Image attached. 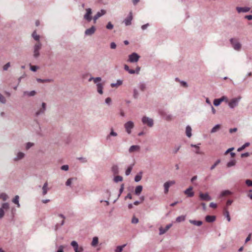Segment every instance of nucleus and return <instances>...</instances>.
Listing matches in <instances>:
<instances>
[{
    "label": "nucleus",
    "instance_id": "19",
    "mask_svg": "<svg viewBox=\"0 0 252 252\" xmlns=\"http://www.w3.org/2000/svg\"><path fill=\"white\" fill-rule=\"evenodd\" d=\"M132 19V12H130L128 16L125 19V22L126 26L130 25L131 23V20Z\"/></svg>",
    "mask_w": 252,
    "mask_h": 252
},
{
    "label": "nucleus",
    "instance_id": "12",
    "mask_svg": "<svg viewBox=\"0 0 252 252\" xmlns=\"http://www.w3.org/2000/svg\"><path fill=\"white\" fill-rule=\"evenodd\" d=\"M172 224H169L166 226L165 228H163L160 227L159 228V234L162 235L164 234L166 231H167L172 226Z\"/></svg>",
    "mask_w": 252,
    "mask_h": 252
},
{
    "label": "nucleus",
    "instance_id": "29",
    "mask_svg": "<svg viewBox=\"0 0 252 252\" xmlns=\"http://www.w3.org/2000/svg\"><path fill=\"white\" fill-rule=\"evenodd\" d=\"M98 243V239L97 237H94L93 239V241L92 242V246L93 247L96 246Z\"/></svg>",
    "mask_w": 252,
    "mask_h": 252
},
{
    "label": "nucleus",
    "instance_id": "47",
    "mask_svg": "<svg viewBox=\"0 0 252 252\" xmlns=\"http://www.w3.org/2000/svg\"><path fill=\"white\" fill-rule=\"evenodd\" d=\"M36 92L34 91H32L30 92H25V94H27L29 96H33L35 94Z\"/></svg>",
    "mask_w": 252,
    "mask_h": 252
},
{
    "label": "nucleus",
    "instance_id": "43",
    "mask_svg": "<svg viewBox=\"0 0 252 252\" xmlns=\"http://www.w3.org/2000/svg\"><path fill=\"white\" fill-rule=\"evenodd\" d=\"M221 102V100H220L219 98V99H215L214 100V104L215 106L219 105L220 104Z\"/></svg>",
    "mask_w": 252,
    "mask_h": 252
},
{
    "label": "nucleus",
    "instance_id": "25",
    "mask_svg": "<svg viewBox=\"0 0 252 252\" xmlns=\"http://www.w3.org/2000/svg\"><path fill=\"white\" fill-rule=\"evenodd\" d=\"M97 90L98 93L102 94H103V86L101 83H98L97 85Z\"/></svg>",
    "mask_w": 252,
    "mask_h": 252
},
{
    "label": "nucleus",
    "instance_id": "20",
    "mask_svg": "<svg viewBox=\"0 0 252 252\" xmlns=\"http://www.w3.org/2000/svg\"><path fill=\"white\" fill-rule=\"evenodd\" d=\"M216 220V217L215 216H209L208 215L205 217V220L208 222H212Z\"/></svg>",
    "mask_w": 252,
    "mask_h": 252
},
{
    "label": "nucleus",
    "instance_id": "15",
    "mask_svg": "<svg viewBox=\"0 0 252 252\" xmlns=\"http://www.w3.org/2000/svg\"><path fill=\"white\" fill-rule=\"evenodd\" d=\"M46 105L45 103H44V102L42 103V108H40L39 110H38L36 112V113H35L36 116H38L39 115L44 113V111H45V109H46Z\"/></svg>",
    "mask_w": 252,
    "mask_h": 252
},
{
    "label": "nucleus",
    "instance_id": "26",
    "mask_svg": "<svg viewBox=\"0 0 252 252\" xmlns=\"http://www.w3.org/2000/svg\"><path fill=\"white\" fill-rule=\"evenodd\" d=\"M37 81L39 83H48V82H53V80L52 79H39V78H37L36 79Z\"/></svg>",
    "mask_w": 252,
    "mask_h": 252
},
{
    "label": "nucleus",
    "instance_id": "35",
    "mask_svg": "<svg viewBox=\"0 0 252 252\" xmlns=\"http://www.w3.org/2000/svg\"><path fill=\"white\" fill-rule=\"evenodd\" d=\"M142 178V172H140V174H137L135 176L134 180L135 182H138L141 180Z\"/></svg>",
    "mask_w": 252,
    "mask_h": 252
},
{
    "label": "nucleus",
    "instance_id": "60",
    "mask_svg": "<svg viewBox=\"0 0 252 252\" xmlns=\"http://www.w3.org/2000/svg\"><path fill=\"white\" fill-rule=\"evenodd\" d=\"M64 247L63 246H60L57 252H63Z\"/></svg>",
    "mask_w": 252,
    "mask_h": 252
},
{
    "label": "nucleus",
    "instance_id": "64",
    "mask_svg": "<svg viewBox=\"0 0 252 252\" xmlns=\"http://www.w3.org/2000/svg\"><path fill=\"white\" fill-rule=\"evenodd\" d=\"M149 26V24H146L145 25H143L142 27H141V28L143 30H145V29H146L147 28V27Z\"/></svg>",
    "mask_w": 252,
    "mask_h": 252
},
{
    "label": "nucleus",
    "instance_id": "6",
    "mask_svg": "<svg viewBox=\"0 0 252 252\" xmlns=\"http://www.w3.org/2000/svg\"><path fill=\"white\" fill-rule=\"evenodd\" d=\"M139 58V56H138L136 53H133L129 56L128 61L131 63L137 62Z\"/></svg>",
    "mask_w": 252,
    "mask_h": 252
},
{
    "label": "nucleus",
    "instance_id": "63",
    "mask_svg": "<svg viewBox=\"0 0 252 252\" xmlns=\"http://www.w3.org/2000/svg\"><path fill=\"white\" fill-rule=\"evenodd\" d=\"M145 85L144 84H141L140 86V89L141 91H144L145 89Z\"/></svg>",
    "mask_w": 252,
    "mask_h": 252
},
{
    "label": "nucleus",
    "instance_id": "18",
    "mask_svg": "<svg viewBox=\"0 0 252 252\" xmlns=\"http://www.w3.org/2000/svg\"><path fill=\"white\" fill-rule=\"evenodd\" d=\"M236 10L238 13L247 12L250 10V8L248 7H237Z\"/></svg>",
    "mask_w": 252,
    "mask_h": 252
},
{
    "label": "nucleus",
    "instance_id": "53",
    "mask_svg": "<svg viewBox=\"0 0 252 252\" xmlns=\"http://www.w3.org/2000/svg\"><path fill=\"white\" fill-rule=\"evenodd\" d=\"M101 80L100 77H96L94 79V83H97L98 82H100Z\"/></svg>",
    "mask_w": 252,
    "mask_h": 252
},
{
    "label": "nucleus",
    "instance_id": "14",
    "mask_svg": "<svg viewBox=\"0 0 252 252\" xmlns=\"http://www.w3.org/2000/svg\"><path fill=\"white\" fill-rule=\"evenodd\" d=\"M192 189L193 188L190 187L184 191V193L189 197H192L194 195V192L192 191Z\"/></svg>",
    "mask_w": 252,
    "mask_h": 252
},
{
    "label": "nucleus",
    "instance_id": "34",
    "mask_svg": "<svg viewBox=\"0 0 252 252\" xmlns=\"http://www.w3.org/2000/svg\"><path fill=\"white\" fill-rule=\"evenodd\" d=\"M24 155H25L23 153H22V152L18 153L17 155V157L15 158V160H19V159L23 158L24 157Z\"/></svg>",
    "mask_w": 252,
    "mask_h": 252
},
{
    "label": "nucleus",
    "instance_id": "54",
    "mask_svg": "<svg viewBox=\"0 0 252 252\" xmlns=\"http://www.w3.org/2000/svg\"><path fill=\"white\" fill-rule=\"evenodd\" d=\"M132 223H137L138 222V219L136 218L133 217L131 220Z\"/></svg>",
    "mask_w": 252,
    "mask_h": 252
},
{
    "label": "nucleus",
    "instance_id": "4",
    "mask_svg": "<svg viewBox=\"0 0 252 252\" xmlns=\"http://www.w3.org/2000/svg\"><path fill=\"white\" fill-rule=\"evenodd\" d=\"M175 184V181L174 180L169 181L165 182L163 185V187H164V193L165 194H167L168 192L169 188H170V187L174 185Z\"/></svg>",
    "mask_w": 252,
    "mask_h": 252
},
{
    "label": "nucleus",
    "instance_id": "3",
    "mask_svg": "<svg viewBox=\"0 0 252 252\" xmlns=\"http://www.w3.org/2000/svg\"><path fill=\"white\" fill-rule=\"evenodd\" d=\"M124 127L128 134L131 133V130L134 127V123L132 121H128L124 125Z\"/></svg>",
    "mask_w": 252,
    "mask_h": 252
},
{
    "label": "nucleus",
    "instance_id": "16",
    "mask_svg": "<svg viewBox=\"0 0 252 252\" xmlns=\"http://www.w3.org/2000/svg\"><path fill=\"white\" fill-rule=\"evenodd\" d=\"M95 31V28L94 26H92L91 28L88 29L85 31V34L86 35H91L94 33Z\"/></svg>",
    "mask_w": 252,
    "mask_h": 252
},
{
    "label": "nucleus",
    "instance_id": "17",
    "mask_svg": "<svg viewBox=\"0 0 252 252\" xmlns=\"http://www.w3.org/2000/svg\"><path fill=\"white\" fill-rule=\"evenodd\" d=\"M140 147L138 145L131 146L129 149V153H133L134 152H138L140 151Z\"/></svg>",
    "mask_w": 252,
    "mask_h": 252
},
{
    "label": "nucleus",
    "instance_id": "50",
    "mask_svg": "<svg viewBox=\"0 0 252 252\" xmlns=\"http://www.w3.org/2000/svg\"><path fill=\"white\" fill-rule=\"evenodd\" d=\"M73 179V178H69L68 179L67 181L66 182V186H70L72 183V180Z\"/></svg>",
    "mask_w": 252,
    "mask_h": 252
},
{
    "label": "nucleus",
    "instance_id": "38",
    "mask_svg": "<svg viewBox=\"0 0 252 252\" xmlns=\"http://www.w3.org/2000/svg\"><path fill=\"white\" fill-rule=\"evenodd\" d=\"M236 163V161L235 160H232L229 162H228L227 164V167H230L232 166H234Z\"/></svg>",
    "mask_w": 252,
    "mask_h": 252
},
{
    "label": "nucleus",
    "instance_id": "45",
    "mask_svg": "<svg viewBox=\"0 0 252 252\" xmlns=\"http://www.w3.org/2000/svg\"><path fill=\"white\" fill-rule=\"evenodd\" d=\"M220 159L217 160L216 161V162L213 165H212V166L210 168V169L213 170L216 167V166L220 163Z\"/></svg>",
    "mask_w": 252,
    "mask_h": 252
},
{
    "label": "nucleus",
    "instance_id": "22",
    "mask_svg": "<svg viewBox=\"0 0 252 252\" xmlns=\"http://www.w3.org/2000/svg\"><path fill=\"white\" fill-rule=\"evenodd\" d=\"M48 190V183L46 182L44 183L43 187H42V194L43 195H45L47 194Z\"/></svg>",
    "mask_w": 252,
    "mask_h": 252
},
{
    "label": "nucleus",
    "instance_id": "59",
    "mask_svg": "<svg viewBox=\"0 0 252 252\" xmlns=\"http://www.w3.org/2000/svg\"><path fill=\"white\" fill-rule=\"evenodd\" d=\"M110 48L111 49H115L116 48V44L114 42L111 43Z\"/></svg>",
    "mask_w": 252,
    "mask_h": 252
},
{
    "label": "nucleus",
    "instance_id": "56",
    "mask_svg": "<svg viewBox=\"0 0 252 252\" xmlns=\"http://www.w3.org/2000/svg\"><path fill=\"white\" fill-rule=\"evenodd\" d=\"M61 169L63 170L67 171L68 169V166L67 165H64L61 167Z\"/></svg>",
    "mask_w": 252,
    "mask_h": 252
},
{
    "label": "nucleus",
    "instance_id": "55",
    "mask_svg": "<svg viewBox=\"0 0 252 252\" xmlns=\"http://www.w3.org/2000/svg\"><path fill=\"white\" fill-rule=\"evenodd\" d=\"M4 215V211L2 208H0V219L2 218Z\"/></svg>",
    "mask_w": 252,
    "mask_h": 252
},
{
    "label": "nucleus",
    "instance_id": "33",
    "mask_svg": "<svg viewBox=\"0 0 252 252\" xmlns=\"http://www.w3.org/2000/svg\"><path fill=\"white\" fill-rule=\"evenodd\" d=\"M220 128V125H217L211 129V133H214L219 130Z\"/></svg>",
    "mask_w": 252,
    "mask_h": 252
},
{
    "label": "nucleus",
    "instance_id": "27",
    "mask_svg": "<svg viewBox=\"0 0 252 252\" xmlns=\"http://www.w3.org/2000/svg\"><path fill=\"white\" fill-rule=\"evenodd\" d=\"M230 194H231V192L229 190H224L221 193V194L220 195V197H222L229 195Z\"/></svg>",
    "mask_w": 252,
    "mask_h": 252
},
{
    "label": "nucleus",
    "instance_id": "52",
    "mask_svg": "<svg viewBox=\"0 0 252 252\" xmlns=\"http://www.w3.org/2000/svg\"><path fill=\"white\" fill-rule=\"evenodd\" d=\"M31 69L33 71H36L37 68H38L37 66L35 65H31Z\"/></svg>",
    "mask_w": 252,
    "mask_h": 252
},
{
    "label": "nucleus",
    "instance_id": "57",
    "mask_svg": "<svg viewBox=\"0 0 252 252\" xmlns=\"http://www.w3.org/2000/svg\"><path fill=\"white\" fill-rule=\"evenodd\" d=\"M246 183L248 186L252 187V181L250 180H247L246 181Z\"/></svg>",
    "mask_w": 252,
    "mask_h": 252
},
{
    "label": "nucleus",
    "instance_id": "5",
    "mask_svg": "<svg viewBox=\"0 0 252 252\" xmlns=\"http://www.w3.org/2000/svg\"><path fill=\"white\" fill-rule=\"evenodd\" d=\"M142 121L144 124H146L150 127L153 126L154 125L153 119L146 116L142 118Z\"/></svg>",
    "mask_w": 252,
    "mask_h": 252
},
{
    "label": "nucleus",
    "instance_id": "46",
    "mask_svg": "<svg viewBox=\"0 0 252 252\" xmlns=\"http://www.w3.org/2000/svg\"><path fill=\"white\" fill-rule=\"evenodd\" d=\"M0 102L2 103H5L6 102L5 98L1 94H0Z\"/></svg>",
    "mask_w": 252,
    "mask_h": 252
},
{
    "label": "nucleus",
    "instance_id": "58",
    "mask_svg": "<svg viewBox=\"0 0 252 252\" xmlns=\"http://www.w3.org/2000/svg\"><path fill=\"white\" fill-rule=\"evenodd\" d=\"M210 207L213 208H216L217 207V205L213 202H211L210 204Z\"/></svg>",
    "mask_w": 252,
    "mask_h": 252
},
{
    "label": "nucleus",
    "instance_id": "41",
    "mask_svg": "<svg viewBox=\"0 0 252 252\" xmlns=\"http://www.w3.org/2000/svg\"><path fill=\"white\" fill-rule=\"evenodd\" d=\"M123 181V177L120 176H117L114 178V181L115 182H118Z\"/></svg>",
    "mask_w": 252,
    "mask_h": 252
},
{
    "label": "nucleus",
    "instance_id": "37",
    "mask_svg": "<svg viewBox=\"0 0 252 252\" xmlns=\"http://www.w3.org/2000/svg\"><path fill=\"white\" fill-rule=\"evenodd\" d=\"M8 196L5 193H2L0 194V198L2 199L3 201H5L8 198Z\"/></svg>",
    "mask_w": 252,
    "mask_h": 252
},
{
    "label": "nucleus",
    "instance_id": "8",
    "mask_svg": "<svg viewBox=\"0 0 252 252\" xmlns=\"http://www.w3.org/2000/svg\"><path fill=\"white\" fill-rule=\"evenodd\" d=\"M124 68L126 71H128V73H129L130 74H134L135 73H138L139 71L140 70V68L139 67H137L136 68V70H133V69H129L128 66L126 64L125 65Z\"/></svg>",
    "mask_w": 252,
    "mask_h": 252
},
{
    "label": "nucleus",
    "instance_id": "11",
    "mask_svg": "<svg viewBox=\"0 0 252 252\" xmlns=\"http://www.w3.org/2000/svg\"><path fill=\"white\" fill-rule=\"evenodd\" d=\"M106 13V11L104 10H101L100 11L98 12L94 17V22L95 23L96 20L98 19L101 16L104 15Z\"/></svg>",
    "mask_w": 252,
    "mask_h": 252
},
{
    "label": "nucleus",
    "instance_id": "36",
    "mask_svg": "<svg viewBox=\"0 0 252 252\" xmlns=\"http://www.w3.org/2000/svg\"><path fill=\"white\" fill-rule=\"evenodd\" d=\"M185 220V216H181L176 218V221L178 222H180L181 221H183Z\"/></svg>",
    "mask_w": 252,
    "mask_h": 252
},
{
    "label": "nucleus",
    "instance_id": "40",
    "mask_svg": "<svg viewBox=\"0 0 252 252\" xmlns=\"http://www.w3.org/2000/svg\"><path fill=\"white\" fill-rule=\"evenodd\" d=\"M191 146L195 147L196 148L195 153L196 154H202V153L200 152L199 147L198 146L195 145L191 144Z\"/></svg>",
    "mask_w": 252,
    "mask_h": 252
},
{
    "label": "nucleus",
    "instance_id": "31",
    "mask_svg": "<svg viewBox=\"0 0 252 252\" xmlns=\"http://www.w3.org/2000/svg\"><path fill=\"white\" fill-rule=\"evenodd\" d=\"M126 244H124L122 246H118L116 250H115V252H122L123 251V249L126 247Z\"/></svg>",
    "mask_w": 252,
    "mask_h": 252
},
{
    "label": "nucleus",
    "instance_id": "48",
    "mask_svg": "<svg viewBox=\"0 0 252 252\" xmlns=\"http://www.w3.org/2000/svg\"><path fill=\"white\" fill-rule=\"evenodd\" d=\"M106 28L108 30H112L113 28V25L111 22H108L106 26Z\"/></svg>",
    "mask_w": 252,
    "mask_h": 252
},
{
    "label": "nucleus",
    "instance_id": "44",
    "mask_svg": "<svg viewBox=\"0 0 252 252\" xmlns=\"http://www.w3.org/2000/svg\"><path fill=\"white\" fill-rule=\"evenodd\" d=\"M132 169V166H129L126 171V175L128 176L130 174Z\"/></svg>",
    "mask_w": 252,
    "mask_h": 252
},
{
    "label": "nucleus",
    "instance_id": "61",
    "mask_svg": "<svg viewBox=\"0 0 252 252\" xmlns=\"http://www.w3.org/2000/svg\"><path fill=\"white\" fill-rule=\"evenodd\" d=\"M219 99L221 100V102H222L223 101H224V100L226 101H228L227 98L225 96H223L222 97H221V98H220Z\"/></svg>",
    "mask_w": 252,
    "mask_h": 252
},
{
    "label": "nucleus",
    "instance_id": "49",
    "mask_svg": "<svg viewBox=\"0 0 252 252\" xmlns=\"http://www.w3.org/2000/svg\"><path fill=\"white\" fill-rule=\"evenodd\" d=\"M10 63H7L6 64H5L3 66V70H7L8 69V68L10 67Z\"/></svg>",
    "mask_w": 252,
    "mask_h": 252
},
{
    "label": "nucleus",
    "instance_id": "42",
    "mask_svg": "<svg viewBox=\"0 0 252 252\" xmlns=\"http://www.w3.org/2000/svg\"><path fill=\"white\" fill-rule=\"evenodd\" d=\"M1 208H2V210H8L9 209V204L8 203H3L2 205V207Z\"/></svg>",
    "mask_w": 252,
    "mask_h": 252
},
{
    "label": "nucleus",
    "instance_id": "39",
    "mask_svg": "<svg viewBox=\"0 0 252 252\" xmlns=\"http://www.w3.org/2000/svg\"><path fill=\"white\" fill-rule=\"evenodd\" d=\"M249 145H250L249 143H246L241 147L238 148V151H239V152L241 151L242 150H244L246 147H248Z\"/></svg>",
    "mask_w": 252,
    "mask_h": 252
},
{
    "label": "nucleus",
    "instance_id": "21",
    "mask_svg": "<svg viewBox=\"0 0 252 252\" xmlns=\"http://www.w3.org/2000/svg\"><path fill=\"white\" fill-rule=\"evenodd\" d=\"M143 189V187L142 186L139 185L136 187L135 189V194L138 195L140 194Z\"/></svg>",
    "mask_w": 252,
    "mask_h": 252
},
{
    "label": "nucleus",
    "instance_id": "28",
    "mask_svg": "<svg viewBox=\"0 0 252 252\" xmlns=\"http://www.w3.org/2000/svg\"><path fill=\"white\" fill-rule=\"evenodd\" d=\"M224 215L227 218V220L228 221H230V217L229 216V212L226 208H224L223 210Z\"/></svg>",
    "mask_w": 252,
    "mask_h": 252
},
{
    "label": "nucleus",
    "instance_id": "24",
    "mask_svg": "<svg viewBox=\"0 0 252 252\" xmlns=\"http://www.w3.org/2000/svg\"><path fill=\"white\" fill-rule=\"evenodd\" d=\"M189 221L191 224L197 226H200L202 224V222L200 220H189Z\"/></svg>",
    "mask_w": 252,
    "mask_h": 252
},
{
    "label": "nucleus",
    "instance_id": "7",
    "mask_svg": "<svg viewBox=\"0 0 252 252\" xmlns=\"http://www.w3.org/2000/svg\"><path fill=\"white\" fill-rule=\"evenodd\" d=\"M240 99V97L238 98H235L232 99L228 103L229 106L231 108H233L235 106H236L238 104V103Z\"/></svg>",
    "mask_w": 252,
    "mask_h": 252
},
{
    "label": "nucleus",
    "instance_id": "2",
    "mask_svg": "<svg viewBox=\"0 0 252 252\" xmlns=\"http://www.w3.org/2000/svg\"><path fill=\"white\" fill-rule=\"evenodd\" d=\"M230 42L235 50H240V49L241 48V45L237 41V39H234V38H231L230 39Z\"/></svg>",
    "mask_w": 252,
    "mask_h": 252
},
{
    "label": "nucleus",
    "instance_id": "62",
    "mask_svg": "<svg viewBox=\"0 0 252 252\" xmlns=\"http://www.w3.org/2000/svg\"><path fill=\"white\" fill-rule=\"evenodd\" d=\"M110 136H116L117 135V133L114 132L113 130H112L111 132L110 133Z\"/></svg>",
    "mask_w": 252,
    "mask_h": 252
},
{
    "label": "nucleus",
    "instance_id": "9",
    "mask_svg": "<svg viewBox=\"0 0 252 252\" xmlns=\"http://www.w3.org/2000/svg\"><path fill=\"white\" fill-rule=\"evenodd\" d=\"M86 11L87 13L84 15V18L86 19L88 21L90 22L92 19L91 16L92 9L91 8H87L86 9Z\"/></svg>",
    "mask_w": 252,
    "mask_h": 252
},
{
    "label": "nucleus",
    "instance_id": "30",
    "mask_svg": "<svg viewBox=\"0 0 252 252\" xmlns=\"http://www.w3.org/2000/svg\"><path fill=\"white\" fill-rule=\"evenodd\" d=\"M32 36L34 39L38 42H39V35L36 34V32L34 31L32 33Z\"/></svg>",
    "mask_w": 252,
    "mask_h": 252
},
{
    "label": "nucleus",
    "instance_id": "10",
    "mask_svg": "<svg viewBox=\"0 0 252 252\" xmlns=\"http://www.w3.org/2000/svg\"><path fill=\"white\" fill-rule=\"evenodd\" d=\"M199 197L201 200H205V201H209L211 200V197L209 196L208 193H200Z\"/></svg>",
    "mask_w": 252,
    "mask_h": 252
},
{
    "label": "nucleus",
    "instance_id": "1",
    "mask_svg": "<svg viewBox=\"0 0 252 252\" xmlns=\"http://www.w3.org/2000/svg\"><path fill=\"white\" fill-rule=\"evenodd\" d=\"M41 48V44L40 42H37L34 46L33 56L37 58L39 56V51Z\"/></svg>",
    "mask_w": 252,
    "mask_h": 252
},
{
    "label": "nucleus",
    "instance_id": "23",
    "mask_svg": "<svg viewBox=\"0 0 252 252\" xmlns=\"http://www.w3.org/2000/svg\"><path fill=\"white\" fill-rule=\"evenodd\" d=\"M186 133L188 137H190L191 136V128L188 126L186 127Z\"/></svg>",
    "mask_w": 252,
    "mask_h": 252
},
{
    "label": "nucleus",
    "instance_id": "51",
    "mask_svg": "<svg viewBox=\"0 0 252 252\" xmlns=\"http://www.w3.org/2000/svg\"><path fill=\"white\" fill-rule=\"evenodd\" d=\"M33 145V144L32 143L29 142L26 145V149L28 150L30 149L31 147H32Z\"/></svg>",
    "mask_w": 252,
    "mask_h": 252
},
{
    "label": "nucleus",
    "instance_id": "13",
    "mask_svg": "<svg viewBox=\"0 0 252 252\" xmlns=\"http://www.w3.org/2000/svg\"><path fill=\"white\" fill-rule=\"evenodd\" d=\"M71 245L74 248L75 252H82L83 250L82 247H80V251H78V244L77 243L73 241L71 243Z\"/></svg>",
    "mask_w": 252,
    "mask_h": 252
},
{
    "label": "nucleus",
    "instance_id": "32",
    "mask_svg": "<svg viewBox=\"0 0 252 252\" xmlns=\"http://www.w3.org/2000/svg\"><path fill=\"white\" fill-rule=\"evenodd\" d=\"M19 196H18V195H16V196H15V197H14V198L13 199V200H12V202H13L14 203H15V204H17V206H18V207H20V204H19Z\"/></svg>",
    "mask_w": 252,
    "mask_h": 252
}]
</instances>
